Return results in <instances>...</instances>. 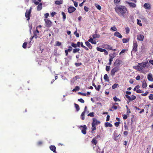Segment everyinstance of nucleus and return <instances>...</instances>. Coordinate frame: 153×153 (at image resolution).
I'll return each instance as SVG.
<instances>
[{"label":"nucleus","mask_w":153,"mask_h":153,"mask_svg":"<svg viewBox=\"0 0 153 153\" xmlns=\"http://www.w3.org/2000/svg\"><path fill=\"white\" fill-rule=\"evenodd\" d=\"M85 44L90 49H91L92 48V46L91 44L88 41L85 42Z\"/></svg>","instance_id":"nucleus-22"},{"label":"nucleus","mask_w":153,"mask_h":153,"mask_svg":"<svg viewBox=\"0 0 153 153\" xmlns=\"http://www.w3.org/2000/svg\"><path fill=\"white\" fill-rule=\"evenodd\" d=\"M81 44V42H78L77 43V44H75L74 43H72L71 44V46L73 47L76 48L77 47H80V44Z\"/></svg>","instance_id":"nucleus-15"},{"label":"nucleus","mask_w":153,"mask_h":153,"mask_svg":"<svg viewBox=\"0 0 153 153\" xmlns=\"http://www.w3.org/2000/svg\"><path fill=\"white\" fill-rule=\"evenodd\" d=\"M84 9L86 12H88V11L89 8L86 6H85L84 7Z\"/></svg>","instance_id":"nucleus-57"},{"label":"nucleus","mask_w":153,"mask_h":153,"mask_svg":"<svg viewBox=\"0 0 153 153\" xmlns=\"http://www.w3.org/2000/svg\"><path fill=\"white\" fill-rule=\"evenodd\" d=\"M96 49L97 51H99L101 52H103V51H104V50H105V49H103V48L98 47H97L96 48Z\"/></svg>","instance_id":"nucleus-33"},{"label":"nucleus","mask_w":153,"mask_h":153,"mask_svg":"<svg viewBox=\"0 0 153 153\" xmlns=\"http://www.w3.org/2000/svg\"><path fill=\"white\" fill-rule=\"evenodd\" d=\"M42 8V4L40 3L37 6V10L38 11L40 10Z\"/></svg>","instance_id":"nucleus-24"},{"label":"nucleus","mask_w":153,"mask_h":153,"mask_svg":"<svg viewBox=\"0 0 153 153\" xmlns=\"http://www.w3.org/2000/svg\"><path fill=\"white\" fill-rule=\"evenodd\" d=\"M56 13L55 12H53L51 13V16L52 17H53L56 14Z\"/></svg>","instance_id":"nucleus-62"},{"label":"nucleus","mask_w":153,"mask_h":153,"mask_svg":"<svg viewBox=\"0 0 153 153\" xmlns=\"http://www.w3.org/2000/svg\"><path fill=\"white\" fill-rule=\"evenodd\" d=\"M72 49V47L70 46L68 47V49H67V50L69 51V52H70L71 51Z\"/></svg>","instance_id":"nucleus-56"},{"label":"nucleus","mask_w":153,"mask_h":153,"mask_svg":"<svg viewBox=\"0 0 153 153\" xmlns=\"http://www.w3.org/2000/svg\"><path fill=\"white\" fill-rule=\"evenodd\" d=\"M86 108L87 107L86 106H85V107L84 111L81 114V118L82 120H84L85 119L84 115L85 112L86 111Z\"/></svg>","instance_id":"nucleus-14"},{"label":"nucleus","mask_w":153,"mask_h":153,"mask_svg":"<svg viewBox=\"0 0 153 153\" xmlns=\"http://www.w3.org/2000/svg\"><path fill=\"white\" fill-rule=\"evenodd\" d=\"M95 6L99 10H100L101 9V7L98 4H96Z\"/></svg>","instance_id":"nucleus-47"},{"label":"nucleus","mask_w":153,"mask_h":153,"mask_svg":"<svg viewBox=\"0 0 153 153\" xmlns=\"http://www.w3.org/2000/svg\"><path fill=\"white\" fill-rule=\"evenodd\" d=\"M137 44L136 41L134 42L133 44V50H132L131 52V53H132V52L134 51V52H136L137 51Z\"/></svg>","instance_id":"nucleus-6"},{"label":"nucleus","mask_w":153,"mask_h":153,"mask_svg":"<svg viewBox=\"0 0 153 153\" xmlns=\"http://www.w3.org/2000/svg\"><path fill=\"white\" fill-rule=\"evenodd\" d=\"M118 85V84L116 83L114 84L112 86V88L114 89L115 88H116L117 86Z\"/></svg>","instance_id":"nucleus-41"},{"label":"nucleus","mask_w":153,"mask_h":153,"mask_svg":"<svg viewBox=\"0 0 153 153\" xmlns=\"http://www.w3.org/2000/svg\"><path fill=\"white\" fill-rule=\"evenodd\" d=\"M74 34L76 35V36L77 37H79V34L78 33H77L76 30L74 32Z\"/></svg>","instance_id":"nucleus-53"},{"label":"nucleus","mask_w":153,"mask_h":153,"mask_svg":"<svg viewBox=\"0 0 153 153\" xmlns=\"http://www.w3.org/2000/svg\"><path fill=\"white\" fill-rule=\"evenodd\" d=\"M63 1L62 0H57L55 1V4L57 5H59L62 4Z\"/></svg>","instance_id":"nucleus-23"},{"label":"nucleus","mask_w":153,"mask_h":153,"mask_svg":"<svg viewBox=\"0 0 153 153\" xmlns=\"http://www.w3.org/2000/svg\"><path fill=\"white\" fill-rule=\"evenodd\" d=\"M115 9L116 13L119 16H122L125 18H128V10L126 7L120 5L115 7Z\"/></svg>","instance_id":"nucleus-1"},{"label":"nucleus","mask_w":153,"mask_h":153,"mask_svg":"<svg viewBox=\"0 0 153 153\" xmlns=\"http://www.w3.org/2000/svg\"><path fill=\"white\" fill-rule=\"evenodd\" d=\"M79 89V86H76L74 89L72 91H78Z\"/></svg>","instance_id":"nucleus-40"},{"label":"nucleus","mask_w":153,"mask_h":153,"mask_svg":"<svg viewBox=\"0 0 153 153\" xmlns=\"http://www.w3.org/2000/svg\"><path fill=\"white\" fill-rule=\"evenodd\" d=\"M27 44V42H25L23 44L22 47L24 48H26V45Z\"/></svg>","instance_id":"nucleus-44"},{"label":"nucleus","mask_w":153,"mask_h":153,"mask_svg":"<svg viewBox=\"0 0 153 153\" xmlns=\"http://www.w3.org/2000/svg\"><path fill=\"white\" fill-rule=\"evenodd\" d=\"M125 51H126L125 50H124V49L122 50L121 51V52L120 53V55L121 54L124 53L125 52Z\"/></svg>","instance_id":"nucleus-63"},{"label":"nucleus","mask_w":153,"mask_h":153,"mask_svg":"<svg viewBox=\"0 0 153 153\" xmlns=\"http://www.w3.org/2000/svg\"><path fill=\"white\" fill-rule=\"evenodd\" d=\"M81 47H82L83 48H84L85 49L86 51L88 50V48L85 47V46L83 45V44L82 42H81Z\"/></svg>","instance_id":"nucleus-35"},{"label":"nucleus","mask_w":153,"mask_h":153,"mask_svg":"<svg viewBox=\"0 0 153 153\" xmlns=\"http://www.w3.org/2000/svg\"><path fill=\"white\" fill-rule=\"evenodd\" d=\"M104 78L105 81H107V82L109 81V77L107 74H105L104 75Z\"/></svg>","instance_id":"nucleus-28"},{"label":"nucleus","mask_w":153,"mask_h":153,"mask_svg":"<svg viewBox=\"0 0 153 153\" xmlns=\"http://www.w3.org/2000/svg\"><path fill=\"white\" fill-rule=\"evenodd\" d=\"M144 39V36L142 34H139L137 35V39L141 41H142Z\"/></svg>","instance_id":"nucleus-9"},{"label":"nucleus","mask_w":153,"mask_h":153,"mask_svg":"<svg viewBox=\"0 0 153 153\" xmlns=\"http://www.w3.org/2000/svg\"><path fill=\"white\" fill-rule=\"evenodd\" d=\"M126 97L130 101V96H129L127 94H126L125 95Z\"/></svg>","instance_id":"nucleus-59"},{"label":"nucleus","mask_w":153,"mask_h":153,"mask_svg":"<svg viewBox=\"0 0 153 153\" xmlns=\"http://www.w3.org/2000/svg\"><path fill=\"white\" fill-rule=\"evenodd\" d=\"M92 36L93 38L94 39H95L96 38H99L100 36V35L99 34H97L96 33L93 35Z\"/></svg>","instance_id":"nucleus-25"},{"label":"nucleus","mask_w":153,"mask_h":153,"mask_svg":"<svg viewBox=\"0 0 153 153\" xmlns=\"http://www.w3.org/2000/svg\"><path fill=\"white\" fill-rule=\"evenodd\" d=\"M144 7L146 9H149L151 8L150 5L148 3H145L143 5Z\"/></svg>","instance_id":"nucleus-18"},{"label":"nucleus","mask_w":153,"mask_h":153,"mask_svg":"<svg viewBox=\"0 0 153 153\" xmlns=\"http://www.w3.org/2000/svg\"><path fill=\"white\" fill-rule=\"evenodd\" d=\"M110 69V67L109 66H106V70L107 71H109Z\"/></svg>","instance_id":"nucleus-58"},{"label":"nucleus","mask_w":153,"mask_h":153,"mask_svg":"<svg viewBox=\"0 0 153 153\" xmlns=\"http://www.w3.org/2000/svg\"><path fill=\"white\" fill-rule=\"evenodd\" d=\"M74 105H75V107L76 108L77 111H78L79 109V106L78 105L76 104V103H75L74 104Z\"/></svg>","instance_id":"nucleus-42"},{"label":"nucleus","mask_w":153,"mask_h":153,"mask_svg":"<svg viewBox=\"0 0 153 153\" xmlns=\"http://www.w3.org/2000/svg\"><path fill=\"white\" fill-rule=\"evenodd\" d=\"M71 1H72L74 3V6L77 7L78 6V3L77 2H76L75 1H74V0H71Z\"/></svg>","instance_id":"nucleus-46"},{"label":"nucleus","mask_w":153,"mask_h":153,"mask_svg":"<svg viewBox=\"0 0 153 153\" xmlns=\"http://www.w3.org/2000/svg\"><path fill=\"white\" fill-rule=\"evenodd\" d=\"M110 58L111 59H113L114 57V54H110L109 55Z\"/></svg>","instance_id":"nucleus-60"},{"label":"nucleus","mask_w":153,"mask_h":153,"mask_svg":"<svg viewBox=\"0 0 153 153\" xmlns=\"http://www.w3.org/2000/svg\"><path fill=\"white\" fill-rule=\"evenodd\" d=\"M142 87L143 88H146L147 87V84L145 80L143 82Z\"/></svg>","instance_id":"nucleus-34"},{"label":"nucleus","mask_w":153,"mask_h":153,"mask_svg":"<svg viewBox=\"0 0 153 153\" xmlns=\"http://www.w3.org/2000/svg\"><path fill=\"white\" fill-rule=\"evenodd\" d=\"M45 23L46 27H50L51 26L52 22L50 20L47 19H45Z\"/></svg>","instance_id":"nucleus-5"},{"label":"nucleus","mask_w":153,"mask_h":153,"mask_svg":"<svg viewBox=\"0 0 153 153\" xmlns=\"http://www.w3.org/2000/svg\"><path fill=\"white\" fill-rule=\"evenodd\" d=\"M149 99L150 100H153V94H150L149 97Z\"/></svg>","instance_id":"nucleus-48"},{"label":"nucleus","mask_w":153,"mask_h":153,"mask_svg":"<svg viewBox=\"0 0 153 153\" xmlns=\"http://www.w3.org/2000/svg\"><path fill=\"white\" fill-rule=\"evenodd\" d=\"M126 32V33H128L130 31L128 27H127L125 28Z\"/></svg>","instance_id":"nucleus-49"},{"label":"nucleus","mask_w":153,"mask_h":153,"mask_svg":"<svg viewBox=\"0 0 153 153\" xmlns=\"http://www.w3.org/2000/svg\"><path fill=\"white\" fill-rule=\"evenodd\" d=\"M49 14L48 13H45V17L47 19L48 17L49 16Z\"/></svg>","instance_id":"nucleus-64"},{"label":"nucleus","mask_w":153,"mask_h":153,"mask_svg":"<svg viewBox=\"0 0 153 153\" xmlns=\"http://www.w3.org/2000/svg\"><path fill=\"white\" fill-rule=\"evenodd\" d=\"M97 140V139H96L95 138H94V137L91 142V143H92L94 144L95 145H96L97 143L98 142Z\"/></svg>","instance_id":"nucleus-30"},{"label":"nucleus","mask_w":153,"mask_h":153,"mask_svg":"<svg viewBox=\"0 0 153 153\" xmlns=\"http://www.w3.org/2000/svg\"><path fill=\"white\" fill-rule=\"evenodd\" d=\"M93 121L92 123V124L93 125L97 126L100 124V121L98 120L96 118H94L93 119Z\"/></svg>","instance_id":"nucleus-8"},{"label":"nucleus","mask_w":153,"mask_h":153,"mask_svg":"<svg viewBox=\"0 0 153 153\" xmlns=\"http://www.w3.org/2000/svg\"><path fill=\"white\" fill-rule=\"evenodd\" d=\"M92 85L95 88V89L98 91H99L100 89L101 86L100 85H98L97 87L95 84L94 83H93Z\"/></svg>","instance_id":"nucleus-21"},{"label":"nucleus","mask_w":153,"mask_h":153,"mask_svg":"<svg viewBox=\"0 0 153 153\" xmlns=\"http://www.w3.org/2000/svg\"><path fill=\"white\" fill-rule=\"evenodd\" d=\"M101 47L106 49H112V48L109 45L107 44H105L102 45Z\"/></svg>","instance_id":"nucleus-12"},{"label":"nucleus","mask_w":153,"mask_h":153,"mask_svg":"<svg viewBox=\"0 0 153 153\" xmlns=\"http://www.w3.org/2000/svg\"><path fill=\"white\" fill-rule=\"evenodd\" d=\"M31 8H30V9L29 10H27L25 13V17L27 19V20H28L30 19V16L31 13Z\"/></svg>","instance_id":"nucleus-4"},{"label":"nucleus","mask_w":153,"mask_h":153,"mask_svg":"<svg viewBox=\"0 0 153 153\" xmlns=\"http://www.w3.org/2000/svg\"><path fill=\"white\" fill-rule=\"evenodd\" d=\"M79 77L78 76H75L74 77V79L75 80H77L78 79H79Z\"/></svg>","instance_id":"nucleus-61"},{"label":"nucleus","mask_w":153,"mask_h":153,"mask_svg":"<svg viewBox=\"0 0 153 153\" xmlns=\"http://www.w3.org/2000/svg\"><path fill=\"white\" fill-rule=\"evenodd\" d=\"M89 38L90 39L88 40V42L92 44H96V42L91 37H90Z\"/></svg>","instance_id":"nucleus-19"},{"label":"nucleus","mask_w":153,"mask_h":153,"mask_svg":"<svg viewBox=\"0 0 153 153\" xmlns=\"http://www.w3.org/2000/svg\"><path fill=\"white\" fill-rule=\"evenodd\" d=\"M122 41L123 43H126L129 41V39L126 38H123V39Z\"/></svg>","instance_id":"nucleus-36"},{"label":"nucleus","mask_w":153,"mask_h":153,"mask_svg":"<svg viewBox=\"0 0 153 153\" xmlns=\"http://www.w3.org/2000/svg\"><path fill=\"white\" fill-rule=\"evenodd\" d=\"M62 14L63 16V19H64V21L66 18V15H65V13L63 12H62Z\"/></svg>","instance_id":"nucleus-45"},{"label":"nucleus","mask_w":153,"mask_h":153,"mask_svg":"<svg viewBox=\"0 0 153 153\" xmlns=\"http://www.w3.org/2000/svg\"><path fill=\"white\" fill-rule=\"evenodd\" d=\"M78 127L81 130L82 132L84 134H86V130L87 129V127L85 125L83 126H78Z\"/></svg>","instance_id":"nucleus-2"},{"label":"nucleus","mask_w":153,"mask_h":153,"mask_svg":"<svg viewBox=\"0 0 153 153\" xmlns=\"http://www.w3.org/2000/svg\"><path fill=\"white\" fill-rule=\"evenodd\" d=\"M125 3L126 4H128L129 6L131 7H133V8L135 7L136 6V5L135 4L133 3L130 2L129 1H126L125 2Z\"/></svg>","instance_id":"nucleus-7"},{"label":"nucleus","mask_w":153,"mask_h":153,"mask_svg":"<svg viewBox=\"0 0 153 153\" xmlns=\"http://www.w3.org/2000/svg\"><path fill=\"white\" fill-rule=\"evenodd\" d=\"M120 123V122L119 121L116 122L114 123L115 126L116 127H118L119 126V125Z\"/></svg>","instance_id":"nucleus-52"},{"label":"nucleus","mask_w":153,"mask_h":153,"mask_svg":"<svg viewBox=\"0 0 153 153\" xmlns=\"http://www.w3.org/2000/svg\"><path fill=\"white\" fill-rule=\"evenodd\" d=\"M88 116H90L91 117H93L94 116V113L93 112H91L88 114Z\"/></svg>","instance_id":"nucleus-55"},{"label":"nucleus","mask_w":153,"mask_h":153,"mask_svg":"<svg viewBox=\"0 0 153 153\" xmlns=\"http://www.w3.org/2000/svg\"><path fill=\"white\" fill-rule=\"evenodd\" d=\"M39 32L37 30H36V31L34 32L33 37H34L36 39L37 38L38 35H39Z\"/></svg>","instance_id":"nucleus-20"},{"label":"nucleus","mask_w":153,"mask_h":153,"mask_svg":"<svg viewBox=\"0 0 153 153\" xmlns=\"http://www.w3.org/2000/svg\"><path fill=\"white\" fill-rule=\"evenodd\" d=\"M105 127H111L112 126V125L109 122L106 123H105Z\"/></svg>","instance_id":"nucleus-29"},{"label":"nucleus","mask_w":153,"mask_h":153,"mask_svg":"<svg viewBox=\"0 0 153 153\" xmlns=\"http://www.w3.org/2000/svg\"><path fill=\"white\" fill-rule=\"evenodd\" d=\"M120 62H121L120 61V60H118V59L116 60L115 61V62L114 64V67H119V66H120V65L121 64Z\"/></svg>","instance_id":"nucleus-10"},{"label":"nucleus","mask_w":153,"mask_h":153,"mask_svg":"<svg viewBox=\"0 0 153 153\" xmlns=\"http://www.w3.org/2000/svg\"><path fill=\"white\" fill-rule=\"evenodd\" d=\"M113 99L114 101L115 102L117 101L118 100L120 101V100L116 96L113 97Z\"/></svg>","instance_id":"nucleus-43"},{"label":"nucleus","mask_w":153,"mask_h":153,"mask_svg":"<svg viewBox=\"0 0 153 153\" xmlns=\"http://www.w3.org/2000/svg\"><path fill=\"white\" fill-rule=\"evenodd\" d=\"M137 24L140 26H141L142 25V24L141 23V21L140 20L138 19H137Z\"/></svg>","instance_id":"nucleus-37"},{"label":"nucleus","mask_w":153,"mask_h":153,"mask_svg":"<svg viewBox=\"0 0 153 153\" xmlns=\"http://www.w3.org/2000/svg\"><path fill=\"white\" fill-rule=\"evenodd\" d=\"M50 149L53 152H55V149H56V147L55 146H50Z\"/></svg>","instance_id":"nucleus-27"},{"label":"nucleus","mask_w":153,"mask_h":153,"mask_svg":"<svg viewBox=\"0 0 153 153\" xmlns=\"http://www.w3.org/2000/svg\"><path fill=\"white\" fill-rule=\"evenodd\" d=\"M61 43L57 41L56 42V46H59L61 45Z\"/></svg>","instance_id":"nucleus-50"},{"label":"nucleus","mask_w":153,"mask_h":153,"mask_svg":"<svg viewBox=\"0 0 153 153\" xmlns=\"http://www.w3.org/2000/svg\"><path fill=\"white\" fill-rule=\"evenodd\" d=\"M91 129H92V131H91V132L92 133V131L95 130H96V126L95 125H93L92 124V128H91Z\"/></svg>","instance_id":"nucleus-38"},{"label":"nucleus","mask_w":153,"mask_h":153,"mask_svg":"<svg viewBox=\"0 0 153 153\" xmlns=\"http://www.w3.org/2000/svg\"><path fill=\"white\" fill-rule=\"evenodd\" d=\"M80 49L79 48H75L73 49V53H75L79 51Z\"/></svg>","instance_id":"nucleus-39"},{"label":"nucleus","mask_w":153,"mask_h":153,"mask_svg":"<svg viewBox=\"0 0 153 153\" xmlns=\"http://www.w3.org/2000/svg\"><path fill=\"white\" fill-rule=\"evenodd\" d=\"M136 98V97L134 95H131L130 97L129 101H131L134 100Z\"/></svg>","instance_id":"nucleus-32"},{"label":"nucleus","mask_w":153,"mask_h":153,"mask_svg":"<svg viewBox=\"0 0 153 153\" xmlns=\"http://www.w3.org/2000/svg\"><path fill=\"white\" fill-rule=\"evenodd\" d=\"M114 35L120 38H122V36L121 34L117 31H116L114 33Z\"/></svg>","instance_id":"nucleus-16"},{"label":"nucleus","mask_w":153,"mask_h":153,"mask_svg":"<svg viewBox=\"0 0 153 153\" xmlns=\"http://www.w3.org/2000/svg\"><path fill=\"white\" fill-rule=\"evenodd\" d=\"M147 79L149 81L151 82L153 81V76L151 73L149 74L147 76Z\"/></svg>","instance_id":"nucleus-13"},{"label":"nucleus","mask_w":153,"mask_h":153,"mask_svg":"<svg viewBox=\"0 0 153 153\" xmlns=\"http://www.w3.org/2000/svg\"><path fill=\"white\" fill-rule=\"evenodd\" d=\"M96 150L97 153H103L102 151H101L100 149L98 147H97L96 148Z\"/></svg>","instance_id":"nucleus-26"},{"label":"nucleus","mask_w":153,"mask_h":153,"mask_svg":"<svg viewBox=\"0 0 153 153\" xmlns=\"http://www.w3.org/2000/svg\"><path fill=\"white\" fill-rule=\"evenodd\" d=\"M78 100L81 103H83L84 102V100L82 98L79 99Z\"/></svg>","instance_id":"nucleus-54"},{"label":"nucleus","mask_w":153,"mask_h":153,"mask_svg":"<svg viewBox=\"0 0 153 153\" xmlns=\"http://www.w3.org/2000/svg\"><path fill=\"white\" fill-rule=\"evenodd\" d=\"M120 0H114V3L115 4H117L120 2Z\"/></svg>","instance_id":"nucleus-51"},{"label":"nucleus","mask_w":153,"mask_h":153,"mask_svg":"<svg viewBox=\"0 0 153 153\" xmlns=\"http://www.w3.org/2000/svg\"><path fill=\"white\" fill-rule=\"evenodd\" d=\"M76 10V8L73 7H70L68 8V12L70 13H73L75 10Z\"/></svg>","instance_id":"nucleus-11"},{"label":"nucleus","mask_w":153,"mask_h":153,"mask_svg":"<svg viewBox=\"0 0 153 153\" xmlns=\"http://www.w3.org/2000/svg\"><path fill=\"white\" fill-rule=\"evenodd\" d=\"M110 30L113 31H117V29L116 28V27L114 26L111 27L110 28Z\"/></svg>","instance_id":"nucleus-31"},{"label":"nucleus","mask_w":153,"mask_h":153,"mask_svg":"<svg viewBox=\"0 0 153 153\" xmlns=\"http://www.w3.org/2000/svg\"><path fill=\"white\" fill-rule=\"evenodd\" d=\"M146 65V63H139L138 66L141 69H143L145 68Z\"/></svg>","instance_id":"nucleus-17"},{"label":"nucleus","mask_w":153,"mask_h":153,"mask_svg":"<svg viewBox=\"0 0 153 153\" xmlns=\"http://www.w3.org/2000/svg\"><path fill=\"white\" fill-rule=\"evenodd\" d=\"M119 69V67H115L111 70V74L112 76L114 75L115 73L117 72Z\"/></svg>","instance_id":"nucleus-3"}]
</instances>
